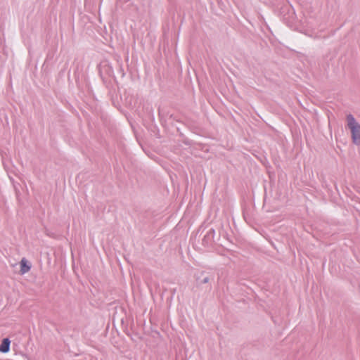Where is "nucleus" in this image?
<instances>
[{
  "label": "nucleus",
  "mask_w": 360,
  "mask_h": 360,
  "mask_svg": "<svg viewBox=\"0 0 360 360\" xmlns=\"http://www.w3.org/2000/svg\"><path fill=\"white\" fill-rule=\"evenodd\" d=\"M347 125L352 133L353 142L355 144H360V124L351 115L347 117Z\"/></svg>",
  "instance_id": "f257e3e1"
},
{
  "label": "nucleus",
  "mask_w": 360,
  "mask_h": 360,
  "mask_svg": "<svg viewBox=\"0 0 360 360\" xmlns=\"http://www.w3.org/2000/svg\"><path fill=\"white\" fill-rule=\"evenodd\" d=\"M11 341L8 338H4L0 345V352L6 353L10 349Z\"/></svg>",
  "instance_id": "f03ea898"
},
{
  "label": "nucleus",
  "mask_w": 360,
  "mask_h": 360,
  "mask_svg": "<svg viewBox=\"0 0 360 360\" xmlns=\"http://www.w3.org/2000/svg\"><path fill=\"white\" fill-rule=\"evenodd\" d=\"M31 266L27 264V260L23 258L20 261V273L24 274L30 270Z\"/></svg>",
  "instance_id": "7ed1b4c3"
}]
</instances>
